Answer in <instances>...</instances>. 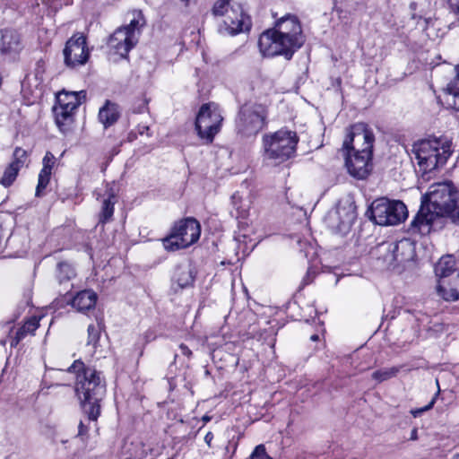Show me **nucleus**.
<instances>
[{"label": "nucleus", "instance_id": "24", "mask_svg": "<svg viewBox=\"0 0 459 459\" xmlns=\"http://www.w3.org/2000/svg\"><path fill=\"white\" fill-rule=\"evenodd\" d=\"M56 277L60 284L68 282L75 277V270L68 262H59L56 264Z\"/></svg>", "mask_w": 459, "mask_h": 459}, {"label": "nucleus", "instance_id": "2", "mask_svg": "<svg viewBox=\"0 0 459 459\" xmlns=\"http://www.w3.org/2000/svg\"><path fill=\"white\" fill-rule=\"evenodd\" d=\"M305 42L301 24L296 15L288 13L259 37L258 48L264 56H283L290 60Z\"/></svg>", "mask_w": 459, "mask_h": 459}, {"label": "nucleus", "instance_id": "23", "mask_svg": "<svg viewBox=\"0 0 459 459\" xmlns=\"http://www.w3.org/2000/svg\"><path fill=\"white\" fill-rule=\"evenodd\" d=\"M117 201L115 194L109 190L107 198L102 202L101 211L99 215V222L105 224L111 220L114 214V205Z\"/></svg>", "mask_w": 459, "mask_h": 459}, {"label": "nucleus", "instance_id": "35", "mask_svg": "<svg viewBox=\"0 0 459 459\" xmlns=\"http://www.w3.org/2000/svg\"><path fill=\"white\" fill-rule=\"evenodd\" d=\"M439 394V390L436 393L435 396L431 399V401L424 407L412 409L411 410V414L414 418L420 417L424 412L431 410L436 403L437 397Z\"/></svg>", "mask_w": 459, "mask_h": 459}, {"label": "nucleus", "instance_id": "12", "mask_svg": "<svg viewBox=\"0 0 459 459\" xmlns=\"http://www.w3.org/2000/svg\"><path fill=\"white\" fill-rule=\"evenodd\" d=\"M65 66L75 69L84 65L90 58V50L86 37L80 32L74 33L65 43L63 49Z\"/></svg>", "mask_w": 459, "mask_h": 459}, {"label": "nucleus", "instance_id": "27", "mask_svg": "<svg viewBox=\"0 0 459 459\" xmlns=\"http://www.w3.org/2000/svg\"><path fill=\"white\" fill-rule=\"evenodd\" d=\"M86 98V93L83 91H74V92H61L57 98V103H65V102H77V106H80Z\"/></svg>", "mask_w": 459, "mask_h": 459}, {"label": "nucleus", "instance_id": "19", "mask_svg": "<svg viewBox=\"0 0 459 459\" xmlns=\"http://www.w3.org/2000/svg\"><path fill=\"white\" fill-rule=\"evenodd\" d=\"M56 158L48 151L42 160V169L39 174L38 185L36 187L35 196L42 197L45 195L44 190L47 188L50 181L52 169L56 166Z\"/></svg>", "mask_w": 459, "mask_h": 459}, {"label": "nucleus", "instance_id": "45", "mask_svg": "<svg viewBox=\"0 0 459 459\" xmlns=\"http://www.w3.org/2000/svg\"><path fill=\"white\" fill-rule=\"evenodd\" d=\"M137 131L140 134H146L148 136L151 135L150 134V128L148 126H144V125H139L138 127H137Z\"/></svg>", "mask_w": 459, "mask_h": 459}, {"label": "nucleus", "instance_id": "39", "mask_svg": "<svg viewBox=\"0 0 459 459\" xmlns=\"http://www.w3.org/2000/svg\"><path fill=\"white\" fill-rule=\"evenodd\" d=\"M58 108H62L64 111H68L70 114L74 115V111L78 108L77 102H65V103H56L55 105Z\"/></svg>", "mask_w": 459, "mask_h": 459}, {"label": "nucleus", "instance_id": "52", "mask_svg": "<svg viewBox=\"0 0 459 459\" xmlns=\"http://www.w3.org/2000/svg\"><path fill=\"white\" fill-rule=\"evenodd\" d=\"M168 459H171V458H168Z\"/></svg>", "mask_w": 459, "mask_h": 459}, {"label": "nucleus", "instance_id": "17", "mask_svg": "<svg viewBox=\"0 0 459 459\" xmlns=\"http://www.w3.org/2000/svg\"><path fill=\"white\" fill-rule=\"evenodd\" d=\"M98 296L91 290L79 291L74 297L69 295V291L64 296L62 303L71 304L79 312H84L94 308Z\"/></svg>", "mask_w": 459, "mask_h": 459}, {"label": "nucleus", "instance_id": "41", "mask_svg": "<svg viewBox=\"0 0 459 459\" xmlns=\"http://www.w3.org/2000/svg\"><path fill=\"white\" fill-rule=\"evenodd\" d=\"M314 278H315V272L311 268H308L306 275L304 276V278L302 280L301 286L299 288L300 289L304 288L306 285L309 284L313 281Z\"/></svg>", "mask_w": 459, "mask_h": 459}, {"label": "nucleus", "instance_id": "44", "mask_svg": "<svg viewBox=\"0 0 459 459\" xmlns=\"http://www.w3.org/2000/svg\"><path fill=\"white\" fill-rule=\"evenodd\" d=\"M179 350L184 356H186L187 358H190L192 356L191 350L186 344L181 343L179 345Z\"/></svg>", "mask_w": 459, "mask_h": 459}, {"label": "nucleus", "instance_id": "21", "mask_svg": "<svg viewBox=\"0 0 459 459\" xmlns=\"http://www.w3.org/2000/svg\"><path fill=\"white\" fill-rule=\"evenodd\" d=\"M434 271L437 278V283H440L441 280H447L455 273H459L455 259L451 255L442 256L436 264Z\"/></svg>", "mask_w": 459, "mask_h": 459}, {"label": "nucleus", "instance_id": "31", "mask_svg": "<svg viewBox=\"0 0 459 459\" xmlns=\"http://www.w3.org/2000/svg\"><path fill=\"white\" fill-rule=\"evenodd\" d=\"M102 330V326L100 323H98L95 325H90L88 326V340H87V345H92L94 348L97 346L100 333Z\"/></svg>", "mask_w": 459, "mask_h": 459}, {"label": "nucleus", "instance_id": "37", "mask_svg": "<svg viewBox=\"0 0 459 459\" xmlns=\"http://www.w3.org/2000/svg\"><path fill=\"white\" fill-rule=\"evenodd\" d=\"M250 459H272L266 453L265 446L264 445H258L255 446L250 455Z\"/></svg>", "mask_w": 459, "mask_h": 459}, {"label": "nucleus", "instance_id": "32", "mask_svg": "<svg viewBox=\"0 0 459 459\" xmlns=\"http://www.w3.org/2000/svg\"><path fill=\"white\" fill-rule=\"evenodd\" d=\"M232 199V204L236 210V217L245 219L248 215V206L247 204H243V201L240 199V197L234 194L231 197Z\"/></svg>", "mask_w": 459, "mask_h": 459}, {"label": "nucleus", "instance_id": "16", "mask_svg": "<svg viewBox=\"0 0 459 459\" xmlns=\"http://www.w3.org/2000/svg\"><path fill=\"white\" fill-rule=\"evenodd\" d=\"M0 33V53L10 57L18 56L23 48L21 33L11 28L3 29Z\"/></svg>", "mask_w": 459, "mask_h": 459}, {"label": "nucleus", "instance_id": "46", "mask_svg": "<svg viewBox=\"0 0 459 459\" xmlns=\"http://www.w3.org/2000/svg\"><path fill=\"white\" fill-rule=\"evenodd\" d=\"M213 437H214V436H213L212 432H211V431L207 432L204 437V442L207 444V446L209 447H212V441Z\"/></svg>", "mask_w": 459, "mask_h": 459}, {"label": "nucleus", "instance_id": "48", "mask_svg": "<svg viewBox=\"0 0 459 459\" xmlns=\"http://www.w3.org/2000/svg\"><path fill=\"white\" fill-rule=\"evenodd\" d=\"M418 438V431L417 429H413L411 433V439L416 440Z\"/></svg>", "mask_w": 459, "mask_h": 459}, {"label": "nucleus", "instance_id": "5", "mask_svg": "<svg viewBox=\"0 0 459 459\" xmlns=\"http://www.w3.org/2000/svg\"><path fill=\"white\" fill-rule=\"evenodd\" d=\"M452 143L446 136L429 137L414 143L411 152L423 172H430L443 166L452 154Z\"/></svg>", "mask_w": 459, "mask_h": 459}, {"label": "nucleus", "instance_id": "47", "mask_svg": "<svg viewBox=\"0 0 459 459\" xmlns=\"http://www.w3.org/2000/svg\"><path fill=\"white\" fill-rule=\"evenodd\" d=\"M78 429H79V435L80 436H82V435L86 434L87 431H88V428L86 426H84L82 421H80Z\"/></svg>", "mask_w": 459, "mask_h": 459}, {"label": "nucleus", "instance_id": "18", "mask_svg": "<svg viewBox=\"0 0 459 459\" xmlns=\"http://www.w3.org/2000/svg\"><path fill=\"white\" fill-rule=\"evenodd\" d=\"M195 274L190 264H178L176 266L171 278V289L178 292L194 284Z\"/></svg>", "mask_w": 459, "mask_h": 459}, {"label": "nucleus", "instance_id": "51", "mask_svg": "<svg viewBox=\"0 0 459 459\" xmlns=\"http://www.w3.org/2000/svg\"><path fill=\"white\" fill-rule=\"evenodd\" d=\"M203 420H204V421L207 422V421H209V420H210V418H209L208 416H204V417L203 418Z\"/></svg>", "mask_w": 459, "mask_h": 459}, {"label": "nucleus", "instance_id": "6", "mask_svg": "<svg viewBox=\"0 0 459 459\" xmlns=\"http://www.w3.org/2000/svg\"><path fill=\"white\" fill-rule=\"evenodd\" d=\"M299 138L289 130H279L263 137L264 156L266 160L280 164L290 159L296 151Z\"/></svg>", "mask_w": 459, "mask_h": 459}, {"label": "nucleus", "instance_id": "8", "mask_svg": "<svg viewBox=\"0 0 459 459\" xmlns=\"http://www.w3.org/2000/svg\"><path fill=\"white\" fill-rule=\"evenodd\" d=\"M201 235L199 221L187 217L175 223L169 236L163 238V246L169 251L186 248L195 243Z\"/></svg>", "mask_w": 459, "mask_h": 459}, {"label": "nucleus", "instance_id": "36", "mask_svg": "<svg viewBox=\"0 0 459 459\" xmlns=\"http://www.w3.org/2000/svg\"><path fill=\"white\" fill-rule=\"evenodd\" d=\"M39 326V319L37 316L30 317L22 326L27 333L33 334Z\"/></svg>", "mask_w": 459, "mask_h": 459}, {"label": "nucleus", "instance_id": "43", "mask_svg": "<svg viewBox=\"0 0 459 459\" xmlns=\"http://www.w3.org/2000/svg\"><path fill=\"white\" fill-rule=\"evenodd\" d=\"M450 9L459 15V0H448Z\"/></svg>", "mask_w": 459, "mask_h": 459}, {"label": "nucleus", "instance_id": "1", "mask_svg": "<svg viewBox=\"0 0 459 459\" xmlns=\"http://www.w3.org/2000/svg\"><path fill=\"white\" fill-rule=\"evenodd\" d=\"M459 221V192L451 182L437 183L421 196V204L409 231L422 236L441 230L446 220Z\"/></svg>", "mask_w": 459, "mask_h": 459}, {"label": "nucleus", "instance_id": "7", "mask_svg": "<svg viewBox=\"0 0 459 459\" xmlns=\"http://www.w3.org/2000/svg\"><path fill=\"white\" fill-rule=\"evenodd\" d=\"M265 119L266 110L264 106L246 103L240 107L236 117V132L242 138L254 137L264 127Z\"/></svg>", "mask_w": 459, "mask_h": 459}, {"label": "nucleus", "instance_id": "50", "mask_svg": "<svg viewBox=\"0 0 459 459\" xmlns=\"http://www.w3.org/2000/svg\"><path fill=\"white\" fill-rule=\"evenodd\" d=\"M319 339V336L317 334H313L311 335L310 337V340L313 341V342H316Z\"/></svg>", "mask_w": 459, "mask_h": 459}, {"label": "nucleus", "instance_id": "20", "mask_svg": "<svg viewBox=\"0 0 459 459\" xmlns=\"http://www.w3.org/2000/svg\"><path fill=\"white\" fill-rule=\"evenodd\" d=\"M436 289L438 296L445 301L459 300V273H455L447 280H441Z\"/></svg>", "mask_w": 459, "mask_h": 459}, {"label": "nucleus", "instance_id": "3", "mask_svg": "<svg viewBox=\"0 0 459 459\" xmlns=\"http://www.w3.org/2000/svg\"><path fill=\"white\" fill-rule=\"evenodd\" d=\"M76 375L74 392L82 411L90 420H97L100 414V402L106 394V382L102 373L76 359L67 368Z\"/></svg>", "mask_w": 459, "mask_h": 459}, {"label": "nucleus", "instance_id": "29", "mask_svg": "<svg viewBox=\"0 0 459 459\" xmlns=\"http://www.w3.org/2000/svg\"><path fill=\"white\" fill-rule=\"evenodd\" d=\"M53 112L55 115V120L59 128L62 126H69L74 121V115L70 114L68 111H64L62 108H58L54 106Z\"/></svg>", "mask_w": 459, "mask_h": 459}, {"label": "nucleus", "instance_id": "22", "mask_svg": "<svg viewBox=\"0 0 459 459\" xmlns=\"http://www.w3.org/2000/svg\"><path fill=\"white\" fill-rule=\"evenodd\" d=\"M98 117L105 128L113 126L120 117L119 106L110 100H106L99 110Z\"/></svg>", "mask_w": 459, "mask_h": 459}, {"label": "nucleus", "instance_id": "10", "mask_svg": "<svg viewBox=\"0 0 459 459\" xmlns=\"http://www.w3.org/2000/svg\"><path fill=\"white\" fill-rule=\"evenodd\" d=\"M368 212L370 219L380 226L399 224L408 215L407 207L402 201L389 200L384 197L375 200Z\"/></svg>", "mask_w": 459, "mask_h": 459}, {"label": "nucleus", "instance_id": "14", "mask_svg": "<svg viewBox=\"0 0 459 459\" xmlns=\"http://www.w3.org/2000/svg\"><path fill=\"white\" fill-rule=\"evenodd\" d=\"M379 250L386 251L384 259L388 264H402L412 258L414 248L409 239L403 238L394 243H383Z\"/></svg>", "mask_w": 459, "mask_h": 459}, {"label": "nucleus", "instance_id": "11", "mask_svg": "<svg viewBox=\"0 0 459 459\" xmlns=\"http://www.w3.org/2000/svg\"><path fill=\"white\" fill-rule=\"evenodd\" d=\"M356 217V206L348 199L340 202L335 211L327 214L325 221L333 232L346 235L351 230Z\"/></svg>", "mask_w": 459, "mask_h": 459}, {"label": "nucleus", "instance_id": "40", "mask_svg": "<svg viewBox=\"0 0 459 459\" xmlns=\"http://www.w3.org/2000/svg\"><path fill=\"white\" fill-rule=\"evenodd\" d=\"M148 109V101L147 100H139L136 103H134L133 107V112L135 114H140Z\"/></svg>", "mask_w": 459, "mask_h": 459}, {"label": "nucleus", "instance_id": "9", "mask_svg": "<svg viewBox=\"0 0 459 459\" xmlns=\"http://www.w3.org/2000/svg\"><path fill=\"white\" fill-rule=\"evenodd\" d=\"M223 117L218 105L214 102L203 104L195 117V129L198 137L206 144L213 142L221 131Z\"/></svg>", "mask_w": 459, "mask_h": 459}, {"label": "nucleus", "instance_id": "28", "mask_svg": "<svg viewBox=\"0 0 459 459\" xmlns=\"http://www.w3.org/2000/svg\"><path fill=\"white\" fill-rule=\"evenodd\" d=\"M145 24L144 18L141 12H138L135 16L130 21L126 26L120 27L125 29L130 34H134V37H138L140 34V29Z\"/></svg>", "mask_w": 459, "mask_h": 459}, {"label": "nucleus", "instance_id": "33", "mask_svg": "<svg viewBox=\"0 0 459 459\" xmlns=\"http://www.w3.org/2000/svg\"><path fill=\"white\" fill-rule=\"evenodd\" d=\"M230 0H218L215 2L213 7H212V13L215 16H222L224 14H228L229 12V5H230Z\"/></svg>", "mask_w": 459, "mask_h": 459}, {"label": "nucleus", "instance_id": "34", "mask_svg": "<svg viewBox=\"0 0 459 459\" xmlns=\"http://www.w3.org/2000/svg\"><path fill=\"white\" fill-rule=\"evenodd\" d=\"M13 158L14 160L12 164H16L21 169L25 163L27 152L21 147H16L13 152Z\"/></svg>", "mask_w": 459, "mask_h": 459}, {"label": "nucleus", "instance_id": "49", "mask_svg": "<svg viewBox=\"0 0 459 459\" xmlns=\"http://www.w3.org/2000/svg\"><path fill=\"white\" fill-rule=\"evenodd\" d=\"M241 238H246V236H245V235H242V236H241V235H239V234H238V235H237V236L235 237V239H236L237 241L240 242V241H241Z\"/></svg>", "mask_w": 459, "mask_h": 459}, {"label": "nucleus", "instance_id": "42", "mask_svg": "<svg viewBox=\"0 0 459 459\" xmlns=\"http://www.w3.org/2000/svg\"><path fill=\"white\" fill-rule=\"evenodd\" d=\"M365 145H363L362 142H360L359 144L357 143V140H353L351 142V143L348 146L342 145V152H356L357 148H363Z\"/></svg>", "mask_w": 459, "mask_h": 459}, {"label": "nucleus", "instance_id": "25", "mask_svg": "<svg viewBox=\"0 0 459 459\" xmlns=\"http://www.w3.org/2000/svg\"><path fill=\"white\" fill-rule=\"evenodd\" d=\"M403 366H394L391 368H384L377 369L372 373V379L376 380L377 383H382L384 381L389 380L397 376V374L402 369Z\"/></svg>", "mask_w": 459, "mask_h": 459}, {"label": "nucleus", "instance_id": "38", "mask_svg": "<svg viewBox=\"0 0 459 459\" xmlns=\"http://www.w3.org/2000/svg\"><path fill=\"white\" fill-rule=\"evenodd\" d=\"M27 334L28 333H26V331L22 327H20L16 331L15 335L13 336V338L11 341V346L12 347L17 346L19 344V342L26 337Z\"/></svg>", "mask_w": 459, "mask_h": 459}, {"label": "nucleus", "instance_id": "26", "mask_svg": "<svg viewBox=\"0 0 459 459\" xmlns=\"http://www.w3.org/2000/svg\"><path fill=\"white\" fill-rule=\"evenodd\" d=\"M456 75L446 87V91L449 95L452 96L453 108L459 111V66L455 67Z\"/></svg>", "mask_w": 459, "mask_h": 459}, {"label": "nucleus", "instance_id": "15", "mask_svg": "<svg viewBox=\"0 0 459 459\" xmlns=\"http://www.w3.org/2000/svg\"><path fill=\"white\" fill-rule=\"evenodd\" d=\"M137 42L138 37H134V34L128 33L126 30L118 28L109 37L108 45L121 57L126 58L129 51Z\"/></svg>", "mask_w": 459, "mask_h": 459}, {"label": "nucleus", "instance_id": "4", "mask_svg": "<svg viewBox=\"0 0 459 459\" xmlns=\"http://www.w3.org/2000/svg\"><path fill=\"white\" fill-rule=\"evenodd\" d=\"M353 140H357L358 144L362 142L365 146L357 148L356 152H343L345 166L351 177L357 179H365L373 169L372 156L375 135L366 123L359 122L349 128L343 146H348Z\"/></svg>", "mask_w": 459, "mask_h": 459}, {"label": "nucleus", "instance_id": "13", "mask_svg": "<svg viewBox=\"0 0 459 459\" xmlns=\"http://www.w3.org/2000/svg\"><path fill=\"white\" fill-rule=\"evenodd\" d=\"M250 28V17L238 6L237 9H230L222 24L220 25L219 31L221 34L234 36L248 31Z\"/></svg>", "mask_w": 459, "mask_h": 459}, {"label": "nucleus", "instance_id": "30", "mask_svg": "<svg viewBox=\"0 0 459 459\" xmlns=\"http://www.w3.org/2000/svg\"><path fill=\"white\" fill-rule=\"evenodd\" d=\"M20 168L16 164H10L4 170L1 178V184L5 187L10 186L16 179Z\"/></svg>", "mask_w": 459, "mask_h": 459}]
</instances>
